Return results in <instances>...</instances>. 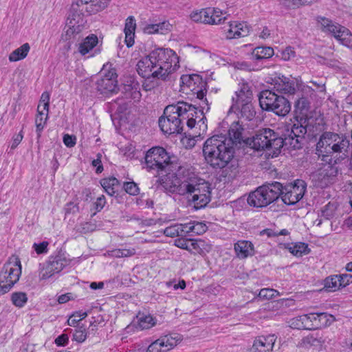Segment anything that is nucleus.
I'll return each instance as SVG.
<instances>
[{
	"mask_svg": "<svg viewBox=\"0 0 352 352\" xmlns=\"http://www.w3.org/2000/svg\"><path fill=\"white\" fill-rule=\"evenodd\" d=\"M166 176L163 188L168 192L185 196L196 210L204 208L210 201L209 184L185 168L179 166L175 173Z\"/></svg>",
	"mask_w": 352,
	"mask_h": 352,
	"instance_id": "obj_1",
	"label": "nucleus"
},
{
	"mask_svg": "<svg viewBox=\"0 0 352 352\" xmlns=\"http://www.w3.org/2000/svg\"><path fill=\"white\" fill-rule=\"evenodd\" d=\"M206 162L214 169H223L229 179L235 178L239 173L238 162L233 160L234 149L232 141L226 135H215L208 138L203 146Z\"/></svg>",
	"mask_w": 352,
	"mask_h": 352,
	"instance_id": "obj_2",
	"label": "nucleus"
},
{
	"mask_svg": "<svg viewBox=\"0 0 352 352\" xmlns=\"http://www.w3.org/2000/svg\"><path fill=\"white\" fill-rule=\"evenodd\" d=\"M179 57L173 50L156 48L138 62L136 70L144 78L165 81L179 67Z\"/></svg>",
	"mask_w": 352,
	"mask_h": 352,
	"instance_id": "obj_3",
	"label": "nucleus"
},
{
	"mask_svg": "<svg viewBox=\"0 0 352 352\" xmlns=\"http://www.w3.org/2000/svg\"><path fill=\"white\" fill-rule=\"evenodd\" d=\"M197 107L184 101L175 104L168 105L164 114L158 120L159 126L164 133L172 135L182 133L184 130V120L189 129L195 127L197 118Z\"/></svg>",
	"mask_w": 352,
	"mask_h": 352,
	"instance_id": "obj_4",
	"label": "nucleus"
},
{
	"mask_svg": "<svg viewBox=\"0 0 352 352\" xmlns=\"http://www.w3.org/2000/svg\"><path fill=\"white\" fill-rule=\"evenodd\" d=\"M316 154L321 161L343 160L352 155V144L344 134L331 131L323 132L316 144Z\"/></svg>",
	"mask_w": 352,
	"mask_h": 352,
	"instance_id": "obj_5",
	"label": "nucleus"
},
{
	"mask_svg": "<svg viewBox=\"0 0 352 352\" xmlns=\"http://www.w3.org/2000/svg\"><path fill=\"white\" fill-rule=\"evenodd\" d=\"M247 144L256 151L272 149L273 156H277L284 147L283 138L268 128L258 130L251 139L247 140Z\"/></svg>",
	"mask_w": 352,
	"mask_h": 352,
	"instance_id": "obj_6",
	"label": "nucleus"
},
{
	"mask_svg": "<svg viewBox=\"0 0 352 352\" xmlns=\"http://www.w3.org/2000/svg\"><path fill=\"white\" fill-rule=\"evenodd\" d=\"M282 184L278 182L267 183L250 193L248 203L256 208H263L277 200L281 194Z\"/></svg>",
	"mask_w": 352,
	"mask_h": 352,
	"instance_id": "obj_7",
	"label": "nucleus"
},
{
	"mask_svg": "<svg viewBox=\"0 0 352 352\" xmlns=\"http://www.w3.org/2000/svg\"><path fill=\"white\" fill-rule=\"evenodd\" d=\"M259 104L262 109L272 111L279 116H285L291 110L289 100L271 90L262 91L259 94Z\"/></svg>",
	"mask_w": 352,
	"mask_h": 352,
	"instance_id": "obj_8",
	"label": "nucleus"
},
{
	"mask_svg": "<svg viewBox=\"0 0 352 352\" xmlns=\"http://www.w3.org/2000/svg\"><path fill=\"white\" fill-rule=\"evenodd\" d=\"M21 275L19 258H10L0 272V296L8 293L19 281Z\"/></svg>",
	"mask_w": 352,
	"mask_h": 352,
	"instance_id": "obj_9",
	"label": "nucleus"
},
{
	"mask_svg": "<svg viewBox=\"0 0 352 352\" xmlns=\"http://www.w3.org/2000/svg\"><path fill=\"white\" fill-rule=\"evenodd\" d=\"M170 157L166 151L160 146L153 147L146 153L144 166L148 171L155 170L157 173L170 170Z\"/></svg>",
	"mask_w": 352,
	"mask_h": 352,
	"instance_id": "obj_10",
	"label": "nucleus"
},
{
	"mask_svg": "<svg viewBox=\"0 0 352 352\" xmlns=\"http://www.w3.org/2000/svg\"><path fill=\"white\" fill-rule=\"evenodd\" d=\"M182 85L186 86L192 93L197 96V98L200 100L199 106L202 108L201 113L206 109L210 110V105L206 98L207 82L198 74L182 75L181 76Z\"/></svg>",
	"mask_w": 352,
	"mask_h": 352,
	"instance_id": "obj_11",
	"label": "nucleus"
},
{
	"mask_svg": "<svg viewBox=\"0 0 352 352\" xmlns=\"http://www.w3.org/2000/svg\"><path fill=\"white\" fill-rule=\"evenodd\" d=\"M319 23L323 32L331 34L342 45L352 48V34L347 28L326 18H321Z\"/></svg>",
	"mask_w": 352,
	"mask_h": 352,
	"instance_id": "obj_12",
	"label": "nucleus"
},
{
	"mask_svg": "<svg viewBox=\"0 0 352 352\" xmlns=\"http://www.w3.org/2000/svg\"><path fill=\"white\" fill-rule=\"evenodd\" d=\"M304 124V120L298 121V123L292 125L291 130L287 131L283 138V146L286 149L296 150L302 148L307 127V124L305 126Z\"/></svg>",
	"mask_w": 352,
	"mask_h": 352,
	"instance_id": "obj_13",
	"label": "nucleus"
},
{
	"mask_svg": "<svg viewBox=\"0 0 352 352\" xmlns=\"http://www.w3.org/2000/svg\"><path fill=\"white\" fill-rule=\"evenodd\" d=\"M223 12L219 8H207L201 10L193 11L190 16L197 23L209 25H219L224 23L227 16H223Z\"/></svg>",
	"mask_w": 352,
	"mask_h": 352,
	"instance_id": "obj_14",
	"label": "nucleus"
},
{
	"mask_svg": "<svg viewBox=\"0 0 352 352\" xmlns=\"http://www.w3.org/2000/svg\"><path fill=\"white\" fill-rule=\"evenodd\" d=\"M307 184L302 179H296L285 186L282 185L281 199L284 204L291 206L298 202L306 191Z\"/></svg>",
	"mask_w": 352,
	"mask_h": 352,
	"instance_id": "obj_15",
	"label": "nucleus"
},
{
	"mask_svg": "<svg viewBox=\"0 0 352 352\" xmlns=\"http://www.w3.org/2000/svg\"><path fill=\"white\" fill-rule=\"evenodd\" d=\"M117 78L114 69L102 71L96 81V89L104 96L117 93L119 89Z\"/></svg>",
	"mask_w": 352,
	"mask_h": 352,
	"instance_id": "obj_16",
	"label": "nucleus"
},
{
	"mask_svg": "<svg viewBox=\"0 0 352 352\" xmlns=\"http://www.w3.org/2000/svg\"><path fill=\"white\" fill-rule=\"evenodd\" d=\"M69 261L66 258L65 253L58 252L55 255L48 258L45 266L40 273L41 279H47L55 274L59 273L65 267L69 265Z\"/></svg>",
	"mask_w": 352,
	"mask_h": 352,
	"instance_id": "obj_17",
	"label": "nucleus"
},
{
	"mask_svg": "<svg viewBox=\"0 0 352 352\" xmlns=\"http://www.w3.org/2000/svg\"><path fill=\"white\" fill-rule=\"evenodd\" d=\"M338 161L339 160L333 158H331V161H322L324 164L316 175L319 185L322 188L327 186L335 180L338 173V168L336 166Z\"/></svg>",
	"mask_w": 352,
	"mask_h": 352,
	"instance_id": "obj_18",
	"label": "nucleus"
},
{
	"mask_svg": "<svg viewBox=\"0 0 352 352\" xmlns=\"http://www.w3.org/2000/svg\"><path fill=\"white\" fill-rule=\"evenodd\" d=\"M307 330L322 329L330 325L335 320L334 317L326 312L309 313L305 314Z\"/></svg>",
	"mask_w": 352,
	"mask_h": 352,
	"instance_id": "obj_19",
	"label": "nucleus"
},
{
	"mask_svg": "<svg viewBox=\"0 0 352 352\" xmlns=\"http://www.w3.org/2000/svg\"><path fill=\"white\" fill-rule=\"evenodd\" d=\"M226 37L228 39L239 38L249 34L250 28L245 22L229 21L224 28Z\"/></svg>",
	"mask_w": 352,
	"mask_h": 352,
	"instance_id": "obj_20",
	"label": "nucleus"
},
{
	"mask_svg": "<svg viewBox=\"0 0 352 352\" xmlns=\"http://www.w3.org/2000/svg\"><path fill=\"white\" fill-rule=\"evenodd\" d=\"M276 338L274 334L255 338L250 352H272Z\"/></svg>",
	"mask_w": 352,
	"mask_h": 352,
	"instance_id": "obj_21",
	"label": "nucleus"
},
{
	"mask_svg": "<svg viewBox=\"0 0 352 352\" xmlns=\"http://www.w3.org/2000/svg\"><path fill=\"white\" fill-rule=\"evenodd\" d=\"M232 104L229 111L236 112L239 110L240 105L251 103L252 92L248 85H243L239 91L235 92V97H232Z\"/></svg>",
	"mask_w": 352,
	"mask_h": 352,
	"instance_id": "obj_22",
	"label": "nucleus"
},
{
	"mask_svg": "<svg viewBox=\"0 0 352 352\" xmlns=\"http://www.w3.org/2000/svg\"><path fill=\"white\" fill-rule=\"evenodd\" d=\"M85 4L82 0H77L71 6L68 19L69 23L73 26L75 25H80L83 23V16L86 13Z\"/></svg>",
	"mask_w": 352,
	"mask_h": 352,
	"instance_id": "obj_23",
	"label": "nucleus"
},
{
	"mask_svg": "<svg viewBox=\"0 0 352 352\" xmlns=\"http://www.w3.org/2000/svg\"><path fill=\"white\" fill-rule=\"evenodd\" d=\"M236 256L239 259H245L254 255L255 250L253 243L248 240H239L234 244Z\"/></svg>",
	"mask_w": 352,
	"mask_h": 352,
	"instance_id": "obj_24",
	"label": "nucleus"
},
{
	"mask_svg": "<svg viewBox=\"0 0 352 352\" xmlns=\"http://www.w3.org/2000/svg\"><path fill=\"white\" fill-rule=\"evenodd\" d=\"M274 89L284 94H294L296 91L294 82L284 76L274 80Z\"/></svg>",
	"mask_w": 352,
	"mask_h": 352,
	"instance_id": "obj_25",
	"label": "nucleus"
},
{
	"mask_svg": "<svg viewBox=\"0 0 352 352\" xmlns=\"http://www.w3.org/2000/svg\"><path fill=\"white\" fill-rule=\"evenodd\" d=\"M136 28L135 19L133 16L127 17L125 21L124 32L125 34V43L128 47L134 44L135 30Z\"/></svg>",
	"mask_w": 352,
	"mask_h": 352,
	"instance_id": "obj_26",
	"label": "nucleus"
},
{
	"mask_svg": "<svg viewBox=\"0 0 352 352\" xmlns=\"http://www.w3.org/2000/svg\"><path fill=\"white\" fill-rule=\"evenodd\" d=\"M122 93L125 98L134 101H139L142 96L139 84L135 81H132L129 84H124L122 88Z\"/></svg>",
	"mask_w": 352,
	"mask_h": 352,
	"instance_id": "obj_27",
	"label": "nucleus"
},
{
	"mask_svg": "<svg viewBox=\"0 0 352 352\" xmlns=\"http://www.w3.org/2000/svg\"><path fill=\"white\" fill-rule=\"evenodd\" d=\"M190 252L194 254H205L211 250V245L201 239H191Z\"/></svg>",
	"mask_w": 352,
	"mask_h": 352,
	"instance_id": "obj_28",
	"label": "nucleus"
},
{
	"mask_svg": "<svg viewBox=\"0 0 352 352\" xmlns=\"http://www.w3.org/2000/svg\"><path fill=\"white\" fill-rule=\"evenodd\" d=\"M111 0H82L85 4L86 14H94L104 10Z\"/></svg>",
	"mask_w": 352,
	"mask_h": 352,
	"instance_id": "obj_29",
	"label": "nucleus"
},
{
	"mask_svg": "<svg viewBox=\"0 0 352 352\" xmlns=\"http://www.w3.org/2000/svg\"><path fill=\"white\" fill-rule=\"evenodd\" d=\"M274 55V50L270 47L260 46L255 47L251 55L250 59L253 62H259L264 59L271 58Z\"/></svg>",
	"mask_w": 352,
	"mask_h": 352,
	"instance_id": "obj_30",
	"label": "nucleus"
},
{
	"mask_svg": "<svg viewBox=\"0 0 352 352\" xmlns=\"http://www.w3.org/2000/svg\"><path fill=\"white\" fill-rule=\"evenodd\" d=\"M309 101L306 97L300 98L295 102L294 107L295 112L296 114L297 119H300V121L304 120V123L307 122V113L309 109Z\"/></svg>",
	"mask_w": 352,
	"mask_h": 352,
	"instance_id": "obj_31",
	"label": "nucleus"
},
{
	"mask_svg": "<svg viewBox=\"0 0 352 352\" xmlns=\"http://www.w3.org/2000/svg\"><path fill=\"white\" fill-rule=\"evenodd\" d=\"M41 107L42 104H38L37 107V113L35 118L36 132L38 138L41 137V132L43 131L48 119L49 111L43 110Z\"/></svg>",
	"mask_w": 352,
	"mask_h": 352,
	"instance_id": "obj_32",
	"label": "nucleus"
},
{
	"mask_svg": "<svg viewBox=\"0 0 352 352\" xmlns=\"http://www.w3.org/2000/svg\"><path fill=\"white\" fill-rule=\"evenodd\" d=\"M162 347H164V351L167 352L170 349L175 346L177 343L181 340V336L178 333H170L158 338Z\"/></svg>",
	"mask_w": 352,
	"mask_h": 352,
	"instance_id": "obj_33",
	"label": "nucleus"
},
{
	"mask_svg": "<svg viewBox=\"0 0 352 352\" xmlns=\"http://www.w3.org/2000/svg\"><path fill=\"white\" fill-rule=\"evenodd\" d=\"M98 43V38L95 34L87 36L79 45L78 52L82 55L88 54Z\"/></svg>",
	"mask_w": 352,
	"mask_h": 352,
	"instance_id": "obj_34",
	"label": "nucleus"
},
{
	"mask_svg": "<svg viewBox=\"0 0 352 352\" xmlns=\"http://www.w3.org/2000/svg\"><path fill=\"white\" fill-rule=\"evenodd\" d=\"M285 248L290 253L298 257L308 254L311 251L308 247V244L302 242L287 243Z\"/></svg>",
	"mask_w": 352,
	"mask_h": 352,
	"instance_id": "obj_35",
	"label": "nucleus"
},
{
	"mask_svg": "<svg viewBox=\"0 0 352 352\" xmlns=\"http://www.w3.org/2000/svg\"><path fill=\"white\" fill-rule=\"evenodd\" d=\"M243 130V128L239 124V122L233 123L231 125L230 129L228 130L229 137H227V139L231 140L232 141V148H234V145L241 144V142L243 141L242 137Z\"/></svg>",
	"mask_w": 352,
	"mask_h": 352,
	"instance_id": "obj_36",
	"label": "nucleus"
},
{
	"mask_svg": "<svg viewBox=\"0 0 352 352\" xmlns=\"http://www.w3.org/2000/svg\"><path fill=\"white\" fill-rule=\"evenodd\" d=\"M170 25L167 21H163L159 23L155 24H147L143 29V31L146 34H165L169 30Z\"/></svg>",
	"mask_w": 352,
	"mask_h": 352,
	"instance_id": "obj_37",
	"label": "nucleus"
},
{
	"mask_svg": "<svg viewBox=\"0 0 352 352\" xmlns=\"http://www.w3.org/2000/svg\"><path fill=\"white\" fill-rule=\"evenodd\" d=\"M30 50V46L28 43L23 44L21 47L14 50L10 54L9 60L10 62H16L24 59L27 56Z\"/></svg>",
	"mask_w": 352,
	"mask_h": 352,
	"instance_id": "obj_38",
	"label": "nucleus"
},
{
	"mask_svg": "<svg viewBox=\"0 0 352 352\" xmlns=\"http://www.w3.org/2000/svg\"><path fill=\"white\" fill-rule=\"evenodd\" d=\"M100 184L109 195L113 196L117 191L116 188L119 186V181L111 177L101 179Z\"/></svg>",
	"mask_w": 352,
	"mask_h": 352,
	"instance_id": "obj_39",
	"label": "nucleus"
},
{
	"mask_svg": "<svg viewBox=\"0 0 352 352\" xmlns=\"http://www.w3.org/2000/svg\"><path fill=\"white\" fill-rule=\"evenodd\" d=\"M340 287H342L338 274L329 276L324 280L323 289L326 292H336L340 289Z\"/></svg>",
	"mask_w": 352,
	"mask_h": 352,
	"instance_id": "obj_40",
	"label": "nucleus"
},
{
	"mask_svg": "<svg viewBox=\"0 0 352 352\" xmlns=\"http://www.w3.org/2000/svg\"><path fill=\"white\" fill-rule=\"evenodd\" d=\"M239 109L241 120L252 121L255 118L256 111L252 102L240 105Z\"/></svg>",
	"mask_w": 352,
	"mask_h": 352,
	"instance_id": "obj_41",
	"label": "nucleus"
},
{
	"mask_svg": "<svg viewBox=\"0 0 352 352\" xmlns=\"http://www.w3.org/2000/svg\"><path fill=\"white\" fill-rule=\"evenodd\" d=\"M138 326L141 329H148L153 327L155 323V319L150 314L145 315L139 314L137 316Z\"/></svg>",
	"mask_w": 352,
	"mask_h": 352,
	"instance_id": "obj_42",
	"label": "nucleus"
},
{
	"mask_svg": "<svg viewBox=\"0 0 352 352\" xmlns=\"http://www.w3.org/2000/svg\"><path fill=\"white\" fill-rule=\"evenodd\" d=\"M28 296L25 292H16L11 295L12 304L19 308H22L28 302Z\"/></svg>",
	"mask_w": 352,
	"mask_h": 352,
	"instance_id": "obj_43",
	"label": "nucleus"
},
{
	"mask_svg": "<svg viewBox=\"0 0 352 352\" xmlns=\"http://www.w3.org/2000/svg\"><path fill=\"white\" fill-rule=\"evenodd\" d=\"M306 320L305 314L293 318L289 321V327L296 329H307Z\"/></svg>",
	"mask_w": 352,
	"mask_h": 352,
	"instance_id": "obj_44",
	"label": "nucleus"
},
{
	"mask_svg": "<svg viewBox=\"0 0 352 352\" xmlns=\"http://www.w3.org/2000/svg\"><path fill=\"white\" fill-rule=\"evenodd\" d=\"M235 68L244 71H256L258 70L261 66L258 65L255 62H248V61H237L234 63Z\"/></svg>",
	"mask_w": 352,
	"mask_h": 352,
	"instance_id": "obj_45",
	"label": "nucleus"
},
{
	"mask_svg": "<svg viewBox=\"0 0 352 352\" xmlns=\"http://www.w3.org/2000/svg\"><path fill=\"white\" fill-rule=\"evenodd\" d=\"M164 234L168 237L181 236L179 223L171 225L164 230Z\"/></svg>",
	"mask_w": 352,
	"mask_h": 352,
	"instance_id": "obj_46",
	"label": "nucleus"
},
{
	"mask_svg": "<svg viewBox=\"0 0 352 352\" xmlns=\"http://www.w3.org/2000/svg\"><path fill=\"white\" fill-rule=\"evenodd\" d=\"M289 232L287 229H283L280 232L275 231L274 230L267 228L264 229L260 232V235H267L268 237H276L280 235H287Z\"/></svg>",
	"mask_w": 352,
	"mask_h": 352,
	"instance_id": "obj_47",
	"label": "nucleus"
},
{
	"mask_svg": "<svg viewBox=\"0 0 352 352\" xmlns=\"http://www.w3.org/2000/svg\"><path fill=\"white\" fill-rule=\"evenodd\" d=\"M279 294L278 292L270 288L261 289L259 292L258 296L262 298L271 299Z\"/></svg>",
	"mask_w": 352,
	"mask_h": 352,
	"instance_id": "obj_48",
	"label": "nucleus"
},
{
	"mask_svg": "<svg viewBox=\"0 0 352 352\" xmlns=\"http://www.w3.org/2000/svg\"><path fill=\"white\" fill-rule=\"evenodd\" d=\"M135 254V249L123 248L115 250L112 252V255L118 258L131 256L134 255Z\"/></svg>",
	"mask_w": 352,
	"mask_h": 352,
	"instance_id": "obj_49",
	"label": "nucleus"
},
{
	"mask_svg": "<svg viewBox=\"0 0 352 352\" xmlns=\"http://www.w3.org/2000/svg\"><path fill=\"white\" fill-rule=\"evenodd\" d=\"M192 234L200 235L206 232L208 227L203 223L199 221H192Z\"/></svg>",
	"mask_w": 352,
	"mask_h": 352,
	"instance_id": "obj_50",
	"label": "nucleus"
},
{
	"mask_svg": "<svg viewBox=\"0 0 352 352\" xmlns=\"http://www.w3.org/2000/svg\"><path fill=\"white\" fill-rule=\"evenodd\" d=\"M124 190L131 195H137L140 192L138 184L134 182H125L124 184Z\"/></svg>",
	"mask_w": 352,
	"mask_h": 352,
	"instance_id": "obj_51",
	"label": "nucleus"
},
{
	"mask_svg": "<svg viewBox=\"0 0 352 352\" xmlns=\"http://www.w3.org/2000/svg\"><path fill=\"white\" fill-rule=\"evenodd\" d=\"M199 108H200V109H199V110L197 108V111L198 113L197 115V118L194 116V118H196V120L197 118H199V121L197 122V124H199L200 130H202L203 131H204L207 129V125L206 124V118L204 116V114H205V113H207L208 111H206V110L204 109V112L202 113H201L200 111L202 110V108L200 106H199Z\"/></svg>",
	"mask_w": 352,
	"mask_h": 352,
	"instance_id": "obj_52",
	"label": "nucleus"
},
{
	"mask_svg": "<svg viewBox=\"0 0 352 352\" xmlns=\"http://www.w3.org/2000/svg\"><path fill=\"white\" fill-rule=\"evenodd\" d=\"M191 243V239L186 238H178L175 241V245L181 249L186 250L190 252V243Z\"/></svg>",
	"mask_w": 352,
	"mask_h": 352,
	"instance_id": "obj_53",
	"label": "nucleus"
},
{
	"mask_svg": "<svg viewBox=\"0 0 352 352\" xmlns=\"http://www.w3.org/2000/svg\"><path fill=\"white\" fill-rule=\"evenodd\" d=\"M48 245L49 243L45 241L39 243H34L32 248L38 254H46L48 252Z\"/></svg>",
	"mask_w": 352,
	"mask_h": 352,
	"instance_id": "obj_54",
	"label": "nucleus"
},
{
	"mask_svg": "<svg viewBox=\"0 0 352 352\" xmlns=\"http://www.w3.org/2000/svg\"><path fill=\"white\" fill-rule=\"evenodd\" d=\"M280 5L286 9H295L301 6L300 0H280Z\"/></svg>",
	"mask_w": 352,
	"mask_h": 352,
	"instance_id": "obj_55",
	"label": "nucleus"
},
{
	"mask_svg": "<svg viewBox=\"0 0 352 352\" xmlns=\"http://www.w3.org/2000/svg\"><path fill=\"white\" fill-rule=\"evenodd\" d=\"M87 338V333L85 329L82 327L76 329L73 335V340L79 342H83Z\"/></svg>",
	"mask_w": 352,
	"mask_h": 352,
	"instance_id": "obj_56",
	"label": "nucleus"
},
{
	"mask_svg": "<svg viewBox=\"0 0 352 352\" xmlns=\"http://www.w3.org/2000/svg\"><path fill=\"white\" fill-rule=\"evenodd\" d=\"M181 236L192 233V221L185 223H179Z\"/></svg>",
	"mask_w": 352,
	"mask_h": 352,
	"instance_id": "obj_57",
	"label": "nucleus"
},
{
	"mask_svg": "<svg viewBox=\"0 0 352 352\" xmlns=\"http://www.w3.org/2000/svg\"><path fill=\"white\" fill-rule=\"evenodd\" d=\"M164 349L162 347L159 339L153 342L147 348L146 352H166L164 351Z\"/></svg>",
	"mask_w": 352,
	"mask_h": 352,
	"instance_id": "obj_58",
	"label": "nucleus"
},
{
	"mask_svg": "<svg viewBox=\"0 0 352 352\" xmlns=\"http://www.w3.org/2000/svg\"><path fill=\"white\" fill-rule=\"evenodd\" d=\"M50 98V94L47 91H45L42 94L39 101V104H42L41 108L43 109V110H45L46 111H49Z\"/></svg>",
	"mask_w": 352,
	"mask_h": 352,
	"instance_id": "obj_59",
	"label": "nucleus"
},
{
	"mask_svg": "<svg viewBox=\"0 0 352 352\" xmlns=\"http://www.w3.org/2000/svg\"><path fill=\"white\" fill-rule=\"evenodd\" d=\"M342 287H345L352 283V275L349 274H338Z\"/></svg>",
	"mask_w": 352,
	"mask_h": 352,
	"instance_id": "obj_60",
	"label": "nucleus"
},
{
	"mask_svg": "<svg viewBox=\"0 0 352 352\" xmlns=\"http://www.w3.org/2000/svg\"><path fill=\"white\" fill-rule=\"evenodd\" d=\"M63 142L67 147L71 148L76 145V138L74 135L65 134L63 136Z\"/></svg>",
	"mask_w": 352,
	"mask_h": 352,
	"instance_id": "obj_61",
	"label": "nucleus"
},
{
	"mask_svg": "<svg viewBox=\"0 0 352 352\" xmlns=\"http://www.w3.org/2000/svg\"><path fill=\"white\" fill-rule=\"evenodd\" d=\"M23 138V131H21L18 134L14 135L12 138L11 149H15L20 144Z\"/></svg>",
	"mask_w": 352,
	"mask_h": 352,
	"instance_id": "obj_62",
	"label": "nucleus"
},
{
	"mask_svg": "<svg viewBox=\"0 0 352 352\" xmlns=\"http://www.w3.org/2000/svg\"><path fill=\"white\" fill-rule=\"evenodd\" d=\"M295 56V52L294 50H293L292 47H287L282 53V58L285 60H289L292 57H294Z\"/></svg>",
	"mask_w": 352,
	"mask_h": 352,
	"instance_id": "obj_63",
	"label": "nucleus"
},
{
	"mask_svg": "<svg viewBox=\"0 0 352 352\" xmlns=\"http://www.w3.org/2000/svg\"><path fill=\"white\" fill-rule=\"evenodd\" d=\"M69 340L68 336L67 334H61L58 336L55 340V343L57 346H65Z\"/></svg>",
	"mask_w": 352,
	"mask_h": 352,
	"instance_id": "obj_64",
	"label": "nucleus"
}]
</instances>
